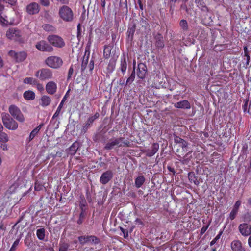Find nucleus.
<instances>
[{
  "label": "nucleus",
  "mask_w": 251,
  "mask_h": 251,
  "mask_svg": "<svg viewBox=\"0 0 251 251\" xmlns=\"http://www.w3.org/2000/svg\"><path fill=\"white\" fill-rule=\"evenodd\" d=\"M125 138L120 137L119 138H113L105 144L104 149L111 150L116 148L133 147V144L128 140H124Z\"/></svg>",
  "instance_id": "nucleus-1"
},
{
  "label": "nucleus",
  "mask_w": 251,
  "mask_h": 251,
  "mask_svg": "<svg viewBox=\"0 0 251 251\" xmlns=\"http://www.w3.org/2000/svg\"><path fill=\"white\" fill-rule=\"evenodd\" d=\"M6 36L9 39L19 43H23L24 42L21 31L15 27L9 28L6 32Z\"/></svg>",
  "instance_id": "nucleus-2"
},
{
  "label": "nucleus",
  "mask_w": 251,
  "mask_h": 251,
  "mask_svg": "<svg viewBox=\"0 0 251 251\" xmlns=\"http://www.w3.org/2000/svg\"><path fill=\"white\" fill-rule=\"evenodd\" d=\"M58 14L59 17L66 22H71L74 19V13L72 10L66 5H63L60 7Z\"/></svg>",
  "instance_id": "nucleus-3"
},
{
  "label": "nucleus",
  "mask_w": 251,
  "mask_h": 251,
  "mask_svg": "<svg viewBox=\"0 0 251 251\" xmlns=\"http://www.w3.org/2000/svg\"><path fill=\"white\" fill-rule=\"evenodd\" d=\"M2 120L4 126L9 130H15L18 128V123L6 113H2Z\"/></svg>",
  "instance_id": "nucleus-4"
},
{
  "label": "nucleus",
  "mask_w": 251,
  "mask_h": 251,
  "mask_svg": "<svg viewBox=\"0 0 251 251\" xmlns=\"http://www.w3.org/2000/svg\"><path fill=\"white\" fill-rule=\"evenodd\" d=\"M47 40L50 45L58 48H62L65 46L64 39L57 35H50L47 37Z\"/></svg>",
  "instance_id": "nucleus-5"
},
{
  "label": "nucleus",
  "mask_w": 251,
  "mask_h": 251,
  "mask_svg": "<svg viewBox=\"0 0 251 251\" xmlns=\"http://www.w3.org/2000/svg\"><path fill=\"white\" fill-rule=\"evenodd\" d=\"M8 55L17 63L24 61L27 57V53L25 51L16 52L14 50H10L8 51Z\"/></svg>",
  "instance_id": "nucleus-6"
},
{
  "label": "nucleus",
  "mask_w": 251,
  "mask_h": 251,
  "mask_svg": "<svg viewBox=\"0 0 251 251\" xmlns=\"http://www.w3.org/2000/svg\"><path fill=\"white\" fill-rule=\"evenodd\" d=\"M8 111L11 116L16 120L21 123L25 121V117L20 108L15 105L12 104L9 106Z\"/></svg>",
  "instance_id": "nucleus-7"
},
{
  "label": "nucleus",
  "mask_w": 251,
  "mask_h": 251,
  "mask_svg": "<svg viewBox=\"0 0 251 251\" xmlns=\"http://www.w3.org/2000/svg\"><path fill=\"white\" fill-rule=\"evenodd\" d=\"M46 64L49 67L53 68L58 69L60 68L63 64L62 59L58 56H51L48 57L45 60Z\"/></svg>",
  "instance_id": "nucleus-8"
},
{
  "label": "nucleus",
  "mask_w": 251,
  "mask_h": 251,
  "mask_svg": "<svg viewBox=\"0 0 251 251\" xmlns=\"http://www.w3.org/2000/svg\"><path fill=\"white\" fill-rule=\"evenodd\" d=\"M35 76L41 81H45L52 78L53 74L50 69L42 68L36 72Z\"/></svg>",
  "instance_id": "nucleus-9"
},
{
  "label": "nucleus",
  "mask_w": 251,
  "mask_h": 251,
  "mask_svg": "<svg viewBox=\"0 0 251 251\" xmlns=\"http://www.w3.org/2000/svg\"><path fill=\"white\" fill-rule=\"evenodd\" d=\"M35 47L41 51L51 52L54 50L53 47L50 43H48L45 40H41L37 42Z\"/></svg>",
  "instance_id": "nucleus-10"
},
{
  "label": "nucleus",
  "mask_w": 251,
  "mask_h": 251,
  "mask_svg": "<svg viewBox=\"0 0 251 251\" xmlns=\"http://www.w3.org/2000/svg\"><path fill=\"white\" fill-rule=\"evenodd\" d=\"M238 229L244 236H248L251 234V226L247 223H243L239 225Z\"/></svg>",
  "instance_id": "nucleus-11"
},
{
  "label": "nucleus",
  "mask_w": 251,
  "mask_h": 251,
  "mask_svg": "<svg viewBox=\"0 0 251 251\" xmlns=\"http://www.w3.org/2000/svg\"><path fill=\"white\" fill-rule=\"evenodd\" d=\"M147 72L146 65L142 63L138 64L137 69V75L139 79H144L145 78Z\"/></svg>",
  "instance_id": "nucleus-12"
},
{
  "label": "nucleus",
  "mask_w": 251,
  "mask_h": 251,
  "mask_svg": "<svg viewBox=\"0 0 251 251\" xmlns=\"http://www.w3.org/2000/svg\"><path fill=\"white\" fill-rule=\"evenodd\" d=\"M113 174L111 170H107L102 174L100 179V182L102 184H107L113 177Z\"/></svg>",
  "instance_id": "nucleus-13"
},
{
  "label": "nucleus",
  "mask_w": 251,
  "mask_h": 251,
  "mask_svg": "<svg viewBox=\"0 0 251 251\" xmlns=\"http://www.w3.org/2000/svg\"><path fill=\"white\" fill-rule=\"evenodd\" d=\"M26 10L30 15L36 14L40 11V6L36 2H32L26 6Z\"/></svg>",
  "instance_id": "nucleus-14"
},
{
  "label": "nucleus",
  "mask_w": 251,
  "mask_h": 251,
  "mask_svg": "<svg viewBox=\"0 0 251 251\" xmlns=\"http://www.w3.org/2000/svg\"><path fill=\"white\" fill-rule=\"evenodd\" d=\"M155 40V45L158 49H162L164 47V43L163 37L162 34L160 33H157L154 36Z\"/></svg>",
  "instance_id": "nucleus-15"
},
{
  "label": "nucleus",
  "mask_w": 251,
  "mask_h": 251,
  "mask_svg": "<svg viewBox=\"0 0 251 251\" xmlns=\"http://www.w3.org/2000/svg\"><path fill=\"white\" fill-rule=\"evenodd\" d=\"M57 85L54 81H50L46 85L47 92L50 95L54 94L57 90Z\"/></svg>",
  "instance_id": "nucleus-16"
},
{
  "label": "nucleus",
  "mask_w": 251,
  "mask_h": 251,
  "mask_svg": "<svg viewBox=\"0 0 251 251\" xmlns=\"http://www.w3.org/2000/svg\"><path fill=\"white\" fill-rule=\"evenodd\" d=\"M119 69L121 70L123 75L126 73L127 69V61L125 53H123L121 56Z\"/></svg>",
  "instance_id": "nucleus-17"
},
{
  "label": "nucleus",
  "mask_w": 251,
  "mask_h": 251,
  "mask_svg": "<svg viewBox=\"0 0 251 251\" xmlns=\"http://www.w3.org/2000/svg\"><path fill=\"white\" fill-rule=\"evenodd\" d=\"M174 106L178 109H190L191 104L188 100H183L175 103Z\"/></svg>",
  "instance_id": "nucleus-18"
},
{
  "label": "nucleus",
  "mask_w": 251,
  "mask_h": 251,
  "mask_svg": "<svg viewBox=\"0 0 251 251\" xmlns=\"http://www.w3.org/2000/svg\"><path fill=\"white\" fill-rule=\"evenodd\" d=\"M231 247L233 251H246L242 246L241 242L238 240L233 241L231 244Z\"/></svg>",
  "instance_id": "nucleus-19"
},
{
  "label": "nucleus",
  "mask_w": 251,
  "mask_h": 251,
  "mask_svg": "<svg viewBox=\"0 0 251 251\" xmlns=\"http://www.w3.org/2000/svg\"><path fill=\"white\" fill-rule=\"evenodd\" d=\"M159 148V144L157 143H154L152 144L151 149H148L146 151V156L148 157H151L153 156L158 151Z\"/></svg>",
  "instance_id": "nucleus-20"
},
{
  "label": "nucleus",
  "mask_w": 251,
  "mask_h": 251,
  "mask_svg": "<svg viewBox=\"0 0 251 251\" xmlns=\"http://www.w3.org/2000/svg\"><path fill=\"white\" fill-rule=\"evenodd\" d=\"M136 25L135 23H133L132 25H129L127 31V36L130 41H132L134 38V35L136 30Z\"/></svg>",
  "instance_id": "nucleus-21"
},
{
  "label": "nucleus",
  "mask_w": 251,
  "mask_h": 251,
  "mask_svg": "<svg viewBox=\"0 0 251 251\" xmlns=\"http://www.w3.org/2000/svg\"><path fill=\"white\" fill-rule=\"evenodd\" d=\"M42 126V125L41 124L39 125L37 127L34 128L32 131L30 132V135L26 140V142L27 143H29L31 141L34 137L38 134L40 129H41Z\"/></svg>",
  "instance_id": "nucleus-22"
},
{
  "label": "nucleus",
  "mask_w": 251,
  "mask_h": 251,
  "mask_svg": "<svg viewBox=\"0 0 251 251\" xmlns=\"http://www.w3.org/2000/svg\"><path fill=\"white\" fill-rule=\"evenodd\" d=\"M197 6L201 11L204 12H208L209 9L206 6V0H195Z\"/></svg>",
  "instance_id": "nucleus-23"
},
{
  "label": "nucleus",
  "mask_w": 251,
  "mask_h": 251,
  "mask_svg": "<svg viewBox=\"0 0 251 251\" xmlns=\"http://www.w3.org/2000/svg\"><path fill=\"white\" fill-rule=\"evenodd\" d=\"M51 101V98L47 95H43L40 99V105L42 107H47L49 106Z\"/></svg>",
  "instance_id": "nucleus-24"
},
{
  "label": "nucleus",
  "mask_w": 251,
  "mask_h": 251,
  "mask_svg": "<svg viewBox=\"0 0 251 251\" xmlns=\"http://www.w3.org/2000/svg\"><path fill=\"white\" fill-rule=\"evenodd\" d=\"M100 117V114L98 112H96L94 115L90 116L87 120V123L84 126L83 128L86 129L92 124L94 121L99 118Z\"/></svg>",
  "instance_id": "nucleus-25"
},
{
  "label": "nucleus",
  "mask_w": 251,
  "mask_h": 251,
  "mask_svg": "<svg viewBox=\"0 0 251 251\" xmlns=\"http://www.w3.org/2000/svg\"><path fill=\"white\" fill-rule=\"evenodd\" d=\"M68 92H69V91H67L66 95L63 97L61 102L60 103V104H59V106H58V107L57 108L56 111H55V112L54 113V114L53 115L52 119H54V118H56L59 115L61 110L62 108L63 107V104L66 100L67 94L68 93Z\"/></svg>",
  "instance_id": "nucleus-26"
},
{
  "label": "nucleus",
  "mask_w": 251,
  "mask_h": 251,
  "mask_svg": "<svg viewBox=\"0 0 251 251\" xmlns=\"http://www.w3.org/2000/svg\"><path fill=\"white\" fill-rule=\"evenodd\" d=\"M119 7L122 13H127L128 12L127 0H120Z\"/></svg>",
  "instance_id": "nucleus-27"
},
{
  "label": "nucleus",
  "mask_w": 251,
  "mask_h": 251,
  "mask_svg": "<svg viewBox=\"0 0 251 251\" xmlns=\"http://www.w3.org/2000/svg\"><path fill=\"white\" fill-rule=\"evenodd\" d=\"M116 63V60L115 59L112 58L110 60L106 68L107 73H111L114 71L115 68Z\"/></svg>",
  "instance_id": "nucleus-28"
},
{
  "label": "nucleus",
  "mask_w": 251,
  "mask_h": 251,
  "mask_svg": "<svg viewBox=\"0 0 251 251\" xmlns=\"http://www.w3.org/2000/svg\"><path fill=\"white\" fill-rule=\"evenodd\" d=\"M145 182V178L143 175L138 176L135 180V184L137 188H140Z\"/></svg>",
  "instance_id": "nucleus-29"
},
{
  "label": "nucleus",
  "mask_w": 251,
  "mask_h": 251,
  "mask_svg": "<svg viewBox=\"0 0 251 251\" xmlns=\"http://www.w3.org/2000/svg\"><path fill=\"white\" fill-rule=\"evenodd\" d=\"M25 99L29 100H33L35 98V94L34 92L27 90L24 92L23 94Z\"/></svg>",
  "instance_id": "nucleus-30"
},
{
  "label": "nucleus",
  "mask_w": 251,
  "mask_h": 251,
  "mask_svg": "<svg viewBox=\"0 0 251 251\" xmlns=\"http://www.w3.org/2000/svg\"><path fill=\"white\" fill-rule=\"evenodd\" d=\"M111 46L109 45H105L104 46L103 56L105 58L108 59L109 58L111 54Z\"/></svg>",
  "instance_id": "nucleus-31"
},
{
  "label": "nucleus",
  "mask_w": 251,
  "mask_h": 251,
  "mask_svg": "<svg viewBox=\"0 0 251 251\" xmlns=\"http://www.w3.org/2000/svg\"><path fill=\"white\" fill-rule=\"evenodd\" d=\"M37 238L40 240H43L45 237V229L44 228L38 229L36 231Z\"/></svg>",
  "instance_id": "nucleus-32"
},
{
  "label": "nucleus",
  "mask_w": 251,
  "mask_h": 251,
  "mask_svg": "<svg viewBox=\"0 0 251 251\" xmlns=\"http://www.w3.org/2000/svg\"><path fill=\"white\" fill-rule=\"evenodd\" d=\"M135 74H136L135 67V65H134L133 71H132L130 75L129 76V77L127 79L126 83L125 84L126 85L130 84L131 83H132L134 81L135 78Z\"/></svg>",
  "instance_id": "nucleus-33"
},
{
  "label": "nucleus",
  "mask_w": 251,
  "mask_h": 251,
  "mask_svg": "<svg viewBox=\"0 0 251 251\" xmlns=\"http://www.w3.org/2000/svg\"><path fill=\"white\" fill-rule=\"evenodd\" d=\"M179 25L183 32H186L189 29L188 24L186 20L182 19L179 22Z\"/></svg>",
  "instance_id": "nucleus-34"
},
{
  "label": "nucleus",
  "mask_w": 251,
  "mask_h": 251,
  "mask_svg": "<svg viewBox=\"0 0 251 251\" xmlns=\"http://www.w3.org/2000/svg\"><path fill=\"white\" fill-rule=\"evenodd\" d=\"M89 54L90 52L88 53V54L87 56L86 55V53L85 54L83 59L82 60V64H81V71H84L87 68V64L88 63V60L89 58Z\"/></svg>",
  "instance_id": "nucleus-35"
},
{
  "label": "nucleus",
  "mask_w": 251,
  "mask_h": 251,
  "mask_svg": "<svg viewBox=\"0 0 251 251\" xmlns=\"http://www.w3.org/2000/svg\"><path fill=\"white\" fill-rule=\"evenodd\" d=\"M81 201H80L79 207L81 212H85V207L86 206L87 202L84 196L80 197Z\"/></svg>",
  "instance_id": "nucleus-36"
},
{
  "label": "nucleus",
  "mask_w": 251,
  "mask_h": 251,
  "mask_svg": "<svg viewBox=\"0 0 251 251\" xmlns=\"http://www.w3.org/2000/svg\"><path fill=\"white\" fill-rule=\"evenodd\" d=\"M78 149V144L77 143H74L69 148L70 154L74 155Z\"/></svg>",
  "instance_id": "nucleus-37"
},
{
  "label": "nucleus",
  "mask_w": 251,
  "mask_h": 251,
  "mask_svg": "<svg viewBox=\"0 0 251 251\" xmlns=\"http://www.w3.org/2000/svg\"><path fill=\"white\" fill-rule=\"evenodd\" d=\"M37 79L33 77H26L24 80V83L25 84H29L31 85H35L37 84Z\"/></svg>",
  "instance_id": "nucleus-38"
},
{
  "label": "nucleus",
  "mask_w": 251,
  "mask_h": 251,
  "mask_svg": "<svg viewBox=\"0 0 251 251\" xmlns=\"http://www.w3.org/2000/svg\"><path fill=\"white\" fill-rule=\"evenodd\" d=\"M90 235H84L78 237V240L80 243L84 245L88 242H89Z\"/></svg>",
  "instance_id": "nucleus-39"
},
{
  "label": "nucleus",
  "mask_w": 251,
  "mask_h": 251,
  "mask_svg": "<svg viewBox=\"0 0 251 251\" xmlns=\"http://www.w3.org/2000/svg\"><path fill=\"white\" fill-rule=\"evenodd\" d=\"M69 247V245L67 243H60L59 244V251H67Z\"/></svg>",
  "instance_id": "nucleus-40"
},
{
  "label": "nucleus",
  "mask_w": 251,
  "mask_h": 251,
  "mask_svg": "<svg viewBox=\"0 0 251 251\" xmlns=\"http://www.w3.org/2000/svg\"><path fill=\"white\" fill-rule=\"evenodd\" d=\"M89 242L96 245L100 243V239L96 236L90 235Z\"/></svg>",
  "instance_id": "nucleus-41"
},
{
  "label": "nucleus",
  "mask_w": 251,
  "mask_h": 251,
  "mask_svg": "<svg viewBox=\"0 0 251 251\" xmlns=\"http://www.w3.org/2000/svg\"><path fill=\"white\" fill-rule=\"evenodd\" d=\"M9 138L7 134L4 132L0 133V141L6 142L8 141Z\"/></svg>",
  "instance_id": "nucleus-42"
},
{
  "label": "nucleus",
  "mask_w": 251,
  "mask_h": 251,
  "mask_svg": "<svg viewBox=\"0 0 251 251\" xmlns=\"http://www.w3.org/2000/svg\"><path fill=\"white\" fill-rule=\"evenodd\" d=\"M223 233V231H220L218 235L210 242V245L213 246L214 245L216 242L220 238L222 234Z\"/></svg>",
  "instance_id": "nucleus-43"
},
{
  "label": "nucleus",
  "mask_w": 251,
  "mask_h": 251,
  "mask_svg": "<svg viewBox=\"0 0 251 251\" xmlns=\"http://www.w3.org/2000/svg\"><path fill=\"white\" fill-rule=\"evenodd\" d=\"M85 217V212H81L79 214V219H78V220L77 221V223L79 225L82 224L84 220Z\"/></svg>",
  "instance_id": "nucleus-44"
},
{
  "label": "nucleus",
  "mask_w": 251,
  "mask_h": 251,
  "mask_svg": "<svg viewBox=\"0 0 251 251\" xmlns=\"http://www.w3.org/2000/svg\"><path fill=\"white\" fill-rule=\"evenodd\" d=\"M44 30L47 31H53L54 28L53 26L49 24H45L43 25Z\"/></svg>",
  "instance_id": "nucleus-45"
},
{
  "label": "nucleus",
  "mask_w": 251,
  "mask_h": 251,
  "mask_svg": "<svg viewBox=\"0 0 251 251\" xmlns=\"http://www.w3.org/2000/svg\"><path fill=\"white\" fill-rule=\"evenodd\" d=\"M20 241V239H16L12 244L9 251H15Z\"/></svg>",
  "instance_id": "nucleus-46"
},
{
  "label": "nucleus",
  "mask_w": 251,
  "mask_h": 251,
  "mask_svg": "<svg viewBox=\"0 0 251 251\" xmlns=\"http://www.w3.org/2000/svg\"><path fill=\"white\" fill-rule=\"evenodd\" d=\"M238 212V210H236L234 209H233L231 210L229 214V218L231 220H233L235 218Z\"/></svg>",
  "instance_id": "nucleus-47"
},
{
  "label": "nucleus",
  "mask_w": 251,
  "mask_h": 251,
  "mask_svg": "<svg viewBox=\"0 0 251 251\" xmlns=\"http://www.w3.org/2000/svg\"><path fill=\"white\" fill-rule=\"evenodd\" d=\"M89 71L90 73H92V71L94 69V60L93 57L91 58L90 62L89 63L88 66Z\"/></svg>",
  "instance_id": "nucleus-48"
},
{
  "label": "nucleus",
  "mask_w": 251,
  "mask_h": 251,
  "mask_svg": "<svg viewBox=\"0 0 251 251\" xmlns=\"http://www.w3.org/2000/svg\"><path fill=\"white\" fill-rule=\"evenodd\" d=\"M189 180L191 181H193L195 184H196V181H197V179L195 176V174L193 173H189L188 176Z\"/></svg>",
  "instance_id": "nucleus-49"
},
{
  "label": "nucleus",
  "mask_w": 251,
  "mask_h": 251,
  "mask_svg": "<svg viewBox=\"0 0 251 251\" xmlns=\"http://www.w3.org/2000/svg\"><path fill=\"white\" fill-rule=\"evenodd\" d=\"M120 229L123 234V237L126 239L128 237V235H129L128 231L126 229H124L122 227H120Z\"/></svg>",
  "instance_id": "nucleus-50"
},
{
  "label": "nucleus",
  "mask_w": 251,
  "mask_h": 251,
  "mask_svg": "<svg viewBox=\"0 0 251 251\" xmlns=\"http://www.w3.org/2000/svg\"><path fill=\"white\" fill-rule=\"evenodd\" d=\"M3 2L8 3L11 6H15L17 3V0H2Z\"/></svg>",
  "instance_id": "nucleus-51"
},
{
  "label": "nucleus",
  "mask_w": 251,
  "mask_h": 251,
  "mask_svg": "<svg viewBox=\"0 0 251 251\" xmlns=\"http://www.w3.org/2000/svg\"><path fill=\"white\" fill-rule=\"evenodd\" d=\"M40 3L42 6L45 7L49 6L50 4L49 0H40Z\"/></svg>",
  "instance_id": "nucleus-52"
},
{
  "label": "nucleus",
  "mask_w": 251,
  "mask_h": 251,
  "mask_svg": "<svg viewBox=\"0 0 251 251\" xmlns=\"http://www.w3.org/2000/svg\"><path fill=\"white\" fill-rule=\"evenodd\" d=\"M43 185L36 182L35 183L34 188L36 191H39L43 189Z\"/></svg>",
  "instance_id": "nucleus-53"
},
{
  "label": "nucleus",
  "mask_w": 251,
  "mask_h": 251,
  "mask_svg": "<svg viewBox=\"0 0 251 251\" xmlns=\"http://www.w3.org/2000/svg\"><path fill=\"white\" fill-rule=\"evenodd\" d=\"M36 85V88L37 89L40 91V92H42L44 91V88L43 85V84L39 83L38 81H37V84H35Z\"/></svg>",
  "instance_id": "nucleus-54"
},
{
  "label": "nucleus",
  "mask_w": 251,
  "mask_h": 251,
  "mask_svg": "<svg viewBox=\"0 0 251 251\" xmlns=\"http://www.w3.org/2000/svg\"><path fill=\"white\" fill-rule=\"evenodd\" d=\"M248 102L249 100L246 99L245 101L244 104L243 106V109L244 112H248Z\"/></svg>",
  "instance_id": "nucleus-55"
},
{
  "label": "nucleus",
  "mask_w": 251,
  "mask_h": 251,
  "mask_svg": "<svg viewBox=\"0 0 251 251\" xmlns=\"http://www.w3.org/2000/svg\"><path fill=\"white\" fill-rule=\"evenodd\" d=\"M81 25L80 24H78L77 26V37L79 38L81 36Z\"/></svg>",
  "instance_id": "nucleus-56"
},
{
  "label": "nucleus",
  "mask_w": 251,
  "mask_h": 251,
  "mask_svg": "<svg viewBox=\"0 0 251 251\" xmlns=\"http://www.w3.org/2000/svg\"><path fill=\"white\" fill-rule=\"evenodd\" d=\"M245 57H246V63L244 64V67L246 69H247L250 67V66H249V63L250 62L251 58H250V55L245 56Z\"/></svg>",
  "instance_id": "nucleus-57"
},
{
  "label": "nucleus",
  "mask_w": 251,
  "mask_h": 251,
  "mask_svg": "<svg viewBox=\"0 0 251 251\" xmlns=\"http://www.w3.org/2000/svg\"><path fill=\"white\" fill-rule=\"evenodd\" d=\"M241 201L240 200H238V201H237L235 202L233 209H234L238 211L239 208L240 206H241Z\"/></svg>",
  "instance_id": "nucleus-58"
},
{
  "label": "nucleus",
  "mask_w": 251,
  "mask_h": 251,
  "mask_svg": "<svg viewBox=\"0 0 251 251\" xmlns=\"http://www.w3.org/2000/svg\"><path fill=\"white\" fill-rule=\"evenodd\" d=\"M74 72V69L72 66H71L68 71V78L69 79L71 77Z\"/></svg>",
  "instance_id": "nucleus-59"
},
{
  "label": "nucleus",
  "mask_w": 251,
  "mask_h": 251,
  "mask_svg": "<svg viewBox=\"0 0 251 251\" xmlns=\"http://www.w3.org/2000/svg\"><path fill=\"white\" fill-rule=\"evenodd\" d=\"M209 224H208L206 226H203L201 228V232H200L201 234L202 235L206 232V230L207 229V228L209 227Z\"/></svg>",
  "instance_id": "nucleus-60"
},
{
  "label": "nucleus",
  "mask_w": 251,
  "mask_h": 251,
  "mask_svg": "<svg viewBox=\"0 0 251 251\" xmlns=\"http://www.w3.org/2000/svg\"><path fill=\"white\" fill-rule=\"evenodd\" d=\"M6 22H7V21L5 18L2 16L1 13H0V23L3 25L6 24Z\"/></svg>",
  "instance_id": "nucleus-61"
},
{
  "label": "nucleus",
  "mask_w": 251,
  "mask_h": 251,
  "mask_svg": "<svg viewBox=\"0 0 251 251\" xmlns=\"http://www.w3.org/2000/svg\"><path fill=\"white\" fill-rule=\"evenodd\" d=\"M58 2L60 3L61 4H68L69 2V0H55Z\"/></svg>",
  "instance_id": "nucleus-62"
},
{
  "label": "nucleus",
  "mask_w": 251,
  "mask_h": 251,
  "mask_svg": "<svg viewBox=\"0 0 251 251\" xmlns=\"http://www.w3.org/2000/svg\"><path fill=\"white\" fill-rule=\"evenodd\" d=\"M105 0H100L101 6L103 8V9H102V13H103L105 12V4H106Z\"/></svg>",
  "instance_id": "nucleus-63"
},
{
  "label": "nucleus",
  "mask_w": 251,
  "mask_h": 251,
  "mask_svg": "<svg viewBox=\"0 0 251 251\" xmlns=\"http://www.w3.org/2000/svg\"><path fill=\"white\" fill-rule=\"evenodd\" d=\"M244 56L249 55V51L248 50V48L247 46L244 47Z\"/></svg>",
  "instance_id": "nucleus-64"
}]
</instances>
